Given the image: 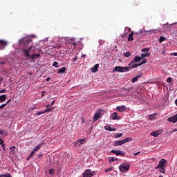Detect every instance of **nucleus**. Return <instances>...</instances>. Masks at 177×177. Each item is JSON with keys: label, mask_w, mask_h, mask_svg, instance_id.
Listing matches in <instances>:
<instances>
[{"label": "nucleus", "mask_w": 177, "mask_h": 177, "mask_svg": "<svg viewBox=\"0 0 177 177\" xmlns=\"http://www.w3.org/2000/svg\"><path fill=\"white\" fill-rule=\"evenodd\" d=\"M136 34L142 35V31H140V32H137Z\"/></svg>", "instance_id": "obj_57"}, {"label": "nucleus", "mask_w": 177, "mask_h": 177, "mask_svg": "<svg viewBox=\"0 0 177 177\" xmlns=\"http://www.w3.org/2000/svg\"><path fill=\"white\" fill-rule=\"evenodd\" d=\"M46 81H50V78L47 77V78H46Z\"/></svg>", "instance_id": "obj_60"}, {"label": "nucleus", "mask_w": 177, "mask_h": 177, "mask_svg": "<svg viewBox=\"0 0 177 177\" xmlns=\"http://www.w3.org/2000/svg\"><path fill=\"white\" fill-rule=\"evenodd\" d=\"M165 41V37L161 36L159 39V42L161 44L162 42H164Z\"/></svg>", "instance_id": "obj_35"}, {"label": "nucleus", "mask_w": 177, "mask_h": 177, "mask_svg": "<svg viewBox=\"0 0 177 177\" xmlns=\"http://www.w3.org/2000/svg\"><path fill=\"white\" fill-rule=\"evenodd\" d=\"M132 140V138H125L124 139L119 141H115L113 146H122L124 143H128V142H131Z\"/></svg>", "instance_id": "obj_4"}, {"label": "nucleus", "mask_w": 177, "mask_h": 177, "mask_svg": "<svg viewBox=\"0 0 177 177\" xmlns=\"http://www.w3.org/2000/svg\"><path fill=\"white\" fill-rule=\"evenodd\" d=\"M8 45V43L5 40H0V50L3 49Z\"/></svg>", "instance_id": "obj_15"}, {"label": "nucleus", "mask_w": 177, "mask_h": 177, "mask_svg": "<svg viewBox=\"0 0 177 177\" xmlns=\"http://www.w3.org/2000/svg\"><path fill=\"white\" fill-rule=\"evenodd\" d=\"M113 169H114V167H110V168H108V169H105V172H109V171H113Z\"/></svg>", "instance_id": "obj_39"}, {"label": "nucleus", "mask_w": 177, "mask_h": 177, "mask_svg": "<svg viewBox=\"0 0 177 177\" xmlns=\"http://www.w3.org/2000/svg\"><path fill=\"white\" fill-rule=\"evenodd\" d=\"M128 41H133V31L129 34Z\"/></svg>", "instance_id": "obj_26"}, {"label": "nucleus", "mask_w": 177, "mask_h": 177, "mask_svg": "<svg viewBox=\"0 0 177 177\" xmlns=\"http://www.w3.org/2000/svg\"><path fill=\"white\" fill-rule=\"evenodd\" d=\"M77 59H78V58H77V57H76V58H74V59H73V62H77Z\"/></svg>", "instance_id": "obj_58"}, {"label": "nucleus", "mask_w": 177, "mask_h": 177, "mask_svg": "<svg viewBox=\"0 0 177 177\" xmlns=\"http://www.w3.org/2000/svg\"><path fill=\"white\" fill-rule=\"evenodd\" d=\"M150 55L149 53H145V54H142L141 55V58L143 59L145 57H149V56Z\"/></svg>", "instance_id": "obj_33"}, {"label": "nucleus", "mask_w": 177, "mask_h": 177, "mask_svg": "<svg viewBox=\"0 0 177 177\" xmlns=\"http://www.w3.org/2000/svg\"><path fill=\"white\" fill-rule=\"evenodd\" d=\"M42 146V144H39L37 146H36L34 149L33 151L35 153V151H38V150H39V149H41V147Z\"/></svg>", "instance_id": "obj_27"}, {"label": "nucleus", "mask_w": 177, "mask_h": 177, "mask_svg": "<svg viewBox=\"0 0 177 177\" xmlns=\"http://www.w3.org/2000/svg\"><path fill=\"white\" fill-rule=\"evenodd\" d=\"M153 118H154V115H150L149 116V120L150 121H151V120H153Z\"/></svg>", "instance_id": "obj_45"}, {"label": "nucleus", "mask_w": 177, "mask_h": 177, "mask_svg": "<svg viewBox=\"0 0 177 177\" xmlns=\"http://www.w3.org/2000/svg\"><path fill=\"white\" fill-rule=\"evenodd\" d=\"M35 153V152L34 151H32L30 155H29V158H31L32 157V156H34V154Z\"/></svg>", "instance_id": "obj_44"}, {"label": "nucleus", "mask_w": 177, "mask_h": 177, "mask_svg": "<svg viewBox=\"0 0 177 177\" xmlns=\"http://www.w3.org/2000/svg\"><path fill=\"white\" fill-rule=\"evenodd\" d=\"M140 77H142V74L140 75H138L137 76H136L135 77H133L132 80H131V82L133 84H135V82H136V81H138L139 80V78H140Z\"/></svg>", "instance_id": "obj_22"}, {"label": "nucleus", "mask_w": 177, "mask_h": 177, "mask_svg": "<svg viewBox=\"0 0 177 177\" xmlns=\"http://www.w3.org/2000/svg\"><path fill=\"white\" fill-rule=\"evenodd\" d=\"M129 168H131V165L129 163H124L119 166V169L122 173L128 172Z\"/></svg>", "instance_id": "obj_5"}, {"label": "nucleus", "mask_w": 177, "mask_h": 177, "mask_svg": "<svg viewBox=\"0 0 177 177\" xmlns=\"http://www.w3.org/2000/svg\"><path fill=\"white\" fill-rule=\"evenodd\" d=\"M54 174H55V169H50L49 170V174H50V175H53Z\"/></svg>", "instance_id": "obj_38"}, {"label": "nucleus", "mask_w": 177, "mask_h": 177, "mask_svg": "<svg viewBox=\"0 0 177 177\" xmlns=\"http://www.w3.org/2000/svg\"><path fill=\"white\" fill-rule=\"evenodd\" d=\"M111 153H113L115 156H122V157H125V152L122 151L111 150Z\"/></svg>", "instance_id": "obj_9"}, {"label": "nucleus", "mask_w": 177, "mask_h": 177, "mask_svg": "<svg viewBox=\"0 0 177 177\" xmlns=\"http://www.w3.org/2000/svg\"><path fill=\"white\" fill-rule=\"evenodd\" d=\"M66 73V67L61 68L58 70V74H64Z\"/></svg>", "instance_id": "obj_25"}, {"label": "nucleus", "mask_w": 177, "mask_h": 177, "mask_svg": "<svg viewBox=\"0 0 177 177\" xmlns=\"http://www.w3.org/2000/svg\"><path fill=\"white\" fill-rule=\"evenodd\" d=\"M59 63L57 62H54L53 66L55 67L56 68H59L58 66Z\"/></svg>", "instance_id": "obj_36"}, {"label": "nucleus", "mask_w": 177, "mask_h": 177, "mask_svg": "<svg viewBox=\"0 0 177 177\" xmlns=\"http://www.w3.org/2000/svg\"><path fill=\"white\" fill-rule=\"evenodd\" d=\"M0 64H6V60L5 59H0Z\"/></svg>", "instance_id": "obj_37"}, {"label": "nucleus", "mask_w": 177, "mask_h": 177, "mask_svg": "<svg viewBox=\"0 0 177 177\" xmlns=\"http://www.w3.org/2000/svg\"><path fill=\"white\" fill-rule=\"evenodd\" d=\"M1 147H2L3 148H5V144H1Z\"/></svg>", "instance_id": "obj_59"}, {"label": "nucleus", "mask_w": 177, "mask_h": 177, "mask_svg": "<svg viewBox=\"0 0 177 177\" xmlns=\"http://www.w3.org/2000/svg\"><path fill=\"white\" fill-rule=\"evenodd\" d=\"M91 176H93V174H92V172L89 169H86L85 172L83 173V177H91Z\"/></svg>", "instance_id": "obj_10"}, {"label": "nucleus", "mask_w": 177, "mask_h": 177, "mask_svg": "<svg viewBox=\"0 0 177 177\" xmlns=\"http://www.w3.org/2000/svg\"><path fill=\"white\" fill-rule=\"evenodd\" d=\"M53 46L54 49H60V48H62V44H55Z\"/></svg>", "instance_id": "obj_28"}, {"label": "nucleus", "mask_w": 177, "mask_h": 177, "mask_svg": "<svg viewBox=\"0 0 177 177\" xmlns=\"http://www.w3.org/2000/svg\"><path fill=\"white\" fill-rule=\"evenodd\" d=\"M150 50L149 48H145L142 50V52H149Z\"/></svg>", "instance_id": "obj_40"}, {"label": "nucleus", "mask_w": 177, "mask_h": 177, "mask_svg": "<svg viewBox=\"0 0 177 177\" xmlns=\"http://www.w3.org/2000/svg\"><path fill=\"white\" fill-rule=\"evenodd\" d=\"M146 63H147V61L144 59L140 64L133 66V67H140V66H143V64H146Z\"/></svg>", "instance_id": "obj_23"}, {"label": "nucleus", "mask_w": 177, "mask_h": 177, "mask_svg": "<svg viewBox=\"0 0 177 177\" xmlns=\"http://www.w3.org/2000/svg\"><path fill=\"white\" fill-rule=\"evenodd\" d=\"M10 102H12V100H11V99L8 100L6 102V103H5V104H6V106H8V103H10Z\"/></svg>", "instance_id": "obj_51"}, {"label": "nucleus", "mask_w": 177, "mask_h": 177, "mask_svg": "<svg viewBox=\"0 0 177 177\" xmlns=\"http://www.w3.org/2000/svg\"><path fill=\"white\" fill-rule=\"evenodd\" d=\"M5 92H6L5 89L0 90V93H5Z\"/></svg>", "instance_id": "obj_49"}, {"label": "nucleus", "mask_w": 177, "mask_h": 177, "mask_svg": "<svg viewBox=\"0 0 177 177\" xmlns=\"http://www.w3.org/2000/svg\"><path fill=\"white\" fill-rule=\"evenodd\" d=\"M23 53H25V56L26 57H30V53L32 52H36V50H38L36 46H30L28 50L26 48H24Z\"/></svg>", "instance_id": "obj_3"}, {"label": "nucleus", "mask_w": 177, "mask_h": 177, "mask_svg": "<svg viewBox=\"0 0 177 177\" xmlns=\"http://www.w3.org/2000/svg\"><path fill=\"white\" fill-rule=\"evenodd\" d=\"M159 171L161 172L162 174H165V169H160Z\"/></svg>", "instance_id": "obj_47"}, {"label": "nucleus", "mask_w": 177, "mask_h": 177, "mask_svg": "<svg viewBox=\"0 0 177 177\" xmlns=\"http://www.w3.org/2000/svg\"><path fill=\"white\" fill-rule=\"evenodd\" d=\"M111 120H118V115L116 112L113 113L111 115Z\"/></svg>", "instance_id": "obj_24"}, {"label": "nucleus", "mask_w": 177, "mask_h": 177, "mask_svg": "<svg viewBox=\"0 0 177 177\" xmlns=\"http://www.w3.org/2000/svg\"><path fill=\"white\" fill-rule=\"evenodd\" d=\"M82 122H85V120L83 119L82 121Z\"/></svg>", "instance_id": "obj_64"}, {"label": "nucleus", "mask_w": 177, "mask_h": 177, "mask_svg": "<svg viewBox=\"0 0 177 177\" xmlns=\"http://www.w3.org/2000/svg\"><path fill=\"white\" fill-rule=\"evenodd\" d=\"M131 67L129 66L122 67V66H115L113 70V73H128V71H131Z\"/></svg>", "instance_id": "obj_1"}, {"label": "nucleus", "mask_w": 177, "mask_h": 177, "mask_svg": "<svg viewBox=\"0 0 177 177\" xmlns=\"http://www.w3.org/2000/svg\"><path fill=\"white\" fill-rule=\"evenodd\" d=\"M99 69V64H97L94 66L93 68H91L92 73H97V70Z\"/></svg>", "instance_id": "obj_21"}, {"label": "nucleus", "mask_w": 177, "mask_h": 177, "mask_svg": "<svg viewBox=\"0 0 177 177\" xmlns=\"http://www.w3.org/2000/svg\"><path fill=\"white\" fill-rule=\"evenodd\" d=\"M0 135H5V136H6L8 135V131L5 130H0Z\"/></svg>", "instance_id": "obj_31"}, {"label": "nucleus", "mask_w": 177, "mask_h": 177, "mask_svg": "<svg viewBox=\"0 0 177 177\" xmlns=\"http://www.w3.org/2000/svg\"><path fill=\"white\" fill-rule=\"evenodd\" d=\"M167 162V160L162 158L161 159L159 162L158 165H157V167H155V169H165V164Z\"/></svg>", "instance_id": "obj_6"}, {"label": "nucleus", "mask_w": 177, "mask_h": 177, "mask_svg": "<svg viewBox=\"0 0 177 177\" xmlns=\"http://www.w3.org/2000/svg\"><path fill=\"white\" fill-rule=\"evenodd\" d=\"M175 103L177 105V99L175 100Z\"/></svg>", "instance_id": "obj_63"}, {"label": "nucleus", "mask_w": 177, "mask_h": 177, "mask_svg": "<svg viewBox=\"0 0 177 177\" xmlns=\"http://www.w3.org/2000/svg\"><path fill=\"white\" fill-rule=\"evenodd\" d=\"M142 60V57L136 56L134 57L133 60L129 64V66L131 70H133V68H138V67H133L134 66H138V62H140Z\"/></svg>", "instance_id": "obj_2"}, {"label": "nucleus", "mask_w": 177, "mask_h": 177, "mask_svg": "<svg viewBox=\"0 0 177 177\" xmlns=\"http://www.w3.org/2000/svg\"><path fill=\"white\" fill-rule=\"evenodd\" d=\"M123 56H124V57H130L131 56V52L127 51L126 53H123Z\"/></svg>", "instance_id": "obj_30"}, {"label": "nucleus", "mask_w": 177, "mask_h": 177, "mask_svg": "<svg viewBox=\"0 0 177 177\" xmlns=\"http://www.w3.org/2000/svg\"><path fill=\"white\" fill-rule=\"evenodd\" d=\"M151 136H153L154 138H157V136H160L161 135V131L160 130L151 132L150 133Z\"/></svg>", "instance_id": "obj_14"}, {"label": "nucleus", "mask_w": 177, "mask_h": 177, "mask_svg": "<svg viewBox=\"0 0 177 177\" xmlns=\"http://www.w3.org/2000/svg\"><path fill=\"white\" fill-rule=\"evenodd\" d=\"M51 106L50 105V104H48L47 106H46V108L48 109V107H50Z\"/></svg>", "instance_id": "obj_61"}, {"label": "nucleus", "mask_w": 177, "mask_h": 177, "mask_svg": "<svg viewBox=\"0 0 177 177\" xmlns=\"http://www.w3.org/2000/svg\"><path fill=\"white\" fill-rule=\"evenodd\" d=\"M123 135H124V133H119L117 135L113 136V138H115V139H118V138H121V136H122Z\"/></svg>", "instance_id": "obj_32"}, {"label": "nucleus", "mask_w": 177, "mask_h": 177, "mask_svg": "<svg viewBox=\"0 0 177 177\" xmlns=\"http://www.w3.org/2000/svg\"><path fill=\"white\" fill-rule=\"evenodd\" d=\"M167 82H172V78L171 77H168L167 79Z\"/></svg>", "instance_id": "obj_46"}, {"label": "nucleus", "mask_w": 177, "mask_h": 177, "mask_svg": "<svg viewBox=\"0 0 177 177\" xmlns=\"http://www.w3.org/2000/svg\"><path fill=\"white\" fill-rule=\"evenodd\" d=\"M116 110H118V111H120V112L125 111V110H127V106H117Z\"/></svg>", "instance_id": "obj_17"}, {"label": "nucleus", "mask_w": 177, "mask_h": 177, "mask_svg": "<svg viewBox=\"0 0 177 177\" xmlns=\"http://www.w3.org/2000/svg\"><path fill=\"white\" fill-rule=\"evenodd\" d=\"M172 55L173 56H177V53H173Z\"/></svg>", "instance_id": "obj_55"}, {"label": "nucleus", "mask_w": 177, "mask_h": 177, "mask_svg": "<svg viewBox=\"0 0 177 177\" xmlns=\"http://www.w3.org/2000/svg\"><path fill=\"white\" fill-rule=\"evenodd\" d=\"M138 154H140V151L135 153H134V157H136V156H138Z\"/></svg>", "instance_id": "obj_50"}, {"label": "nucleus", "mask_w": 177, "mask_h": 177, "mask_svg": "<svg viewBox=\"0 0 177 177\" xmlns=\"http://www.w3.org/2000/svg\"><path fill=\"white\" fill-rule=\"evenodd\" d=\"M30 158H30V156L28 157V158H27V161H28L29 160H30Z\"/></svg>", "instance_id": "obj_62"}, {"label": "nucleus", "mask_w": 177, "mask_h": 177, "mask_svg": "<svg viewBox=\"0 0 177 177\" xmlns=\"http://www.w3.org/2000/svg\"><path fill=\"white\" fill-rule=\"evenodd\" d=\"M132 88H133V87H131L130 88H125V87H123V91H127V92H130V91H131Z\"/></svg>", "instance_id": "obj_42"}, {"label": "nucleus", "mask_w": 177, "mask_h": 177, "mask_svg": "<svg viewBox=\"0 0 177 177\" xmlns=\"http://www.w3.org/2000/svg\"><path fill=\"white\" fill-rule=\"evenodd\" d=\"M34 110H37V106H35V107H33V108H30V111H34Z\"/></svg>", "instance_id": "obj_48"}, {"label": "nucleus", "mask_w": 177, "mask_h": 177, "mask_svg": "<svg viewBox=\"0 0 177 177\" xmlns=\"http://www.w3.org/2000/svg\"><path fill=\"white\" fill-rule=\"evenodd\" d=\"M10 150H11V151H15V150H16V147L12 146L11 147H10Z\"/></svg>", "instance_id": "obj_43"}, {"label": "nucleus", "mask_w": 177, "mask_h": 177, "mask_svg": "<svg viewBox=\"0 0 177 177\" xmlns=\"http://www.w3.org/2000/svg\"><path fill=\"white\" fill-rule=\"evenodd\" d=\"M102 114V109H100L98 111H96V113H95L93 118V121H97V120L99 118H100V115Z\"/></svg>", "instance_id": "obj_8"}, {"label": "nucleus", "mask_w": 177, "mask_h": 177, "mask_svg": "<svg viewBox=\"0 0 177 177\" xmlns=\"http://www.w3.org/2000/svg\"><path fill=\"white\" fill-rule=\"evenodd\" d=\"M0 145H3V140L0 138Z\"/></svg>", "instance_id": "obj_53"}, {"label": "nucleus", "mask_w": 177, "mask_h": 177, "mask_svg": "<svg viewBox=\"0 0 177 177\" xmlns=\"http://www.w3.org/2000/svg\"><path fill=\"white\" fill-rule=\"evenodd\" d=\"M168 121L169 122H172L173 124H175L176 122H177V113L173 115L172 117L169 118L168 119Z\"/></svg>", "instance_id": "obj_12"}, {"label": "nucleus", "mask_w": 177, "mask_h": 177, "mask_svg": "<svg viewBox=\"0 0 177 177\" xmlns=\"http://www.w3.org/2000/svg\"><path fill=\"white\" fill-rule=\"evenodd\" d=\"M117 160H118V158H117L115 157H110L109 158V162H113V161H117Z\"/></svg>", "instance_id": "obj_29"}, {"label": "nucleus", "mask_w": 177, "mask_h": 177, "mask_svg": "<svg viewBox=\"0 0 177 177\" xmlns=\"http://www.w3.org/2000/svg\"><path fill=\"white\" fill-rule=\"evenodd\" d=\"M26 42H28V43L30 42V39H26V38L21 39L19 41V45H24V44H26Z\"/></svg>", "instance_id": "obj_19"}, {"label": "nucleus", "mask_w": 177, "mask_h": 177, "mask_svg": "<svg viewBox=\"0 0 177 177\" xmlns=\"http://www.w3.org/2000/svg\"><path fill=\"white\" fill-rule=\"evenodd\" d=\"M55 100H53L52 102L50 103V106H53V104H55Z\"/></svg>", "instance_id": "obj_52"}, {"label": "nucleus", "mask_w": 177, "mask_h": 177, "mask_svg": "<svg viewBox=\"0 0 177 177\" xmlns=\"http://www.w3.org/2000/svg\"><path fill=\"white\" fill-rule=\"evenodd\" d=\"M55 110V107H50L46 109L44 111H40L35 113V115H41V114H45V113H49L50 111H53Z\"/></svg>", "instance_id": "obj_7"}, {"label": "nucleus", "mask_w": 177, "mask_h": 177, "mask_svg": "<svg viewBox=\"0 0 177 177\" xmlns=\"http://www.w3.org/2000/svg\"><path fill=\"white\" fill-rule=\"evenodd\" d=\"M71 44H72V45H73V46H75L77 45V43H75V42H72Z\"/></svg>", "instance_id": "obj_54"}, {"label": "nucleus", "mask_w": 177, "mask_h": 177, "mask_svg": "<svg viewBox=\"0 0 177 177\" xmlns=\"http://www.w3.org/2000/svg\"><path fill=\"white\" fill-rule=\"evenodd\" d=\"M7 97H8V95H0V103H3V102L6 100Z\"/></svg>", "instance_id": "obj_20"}, {"label": "nucleus", "mask_w": 177, "mask_h": 177, "mask_svg": "<svg viewBox=\"0 0 177 177\" xmlns=\"http://www.w3.org/2000/svg\"><path fill=\"white\" fill-rule=\"evenodd\" d=\"M41 57V53H38V54H32V55H30V59L32 60H34L35 59H38V57Z\"/></svg>", "instance_id": "obj_18"}, {"label": "nucleus", "mask_w": 177, "mask_h": 177, "mask_svg": "<svg viewBox=\"0 0 177 177\" xmlns=\"http://www.w3.org/2000/svg\"><path fill=\"white\" fill-rule=\"evenodd\" d=\"M6 107V104H3L0 106V110H2V109H5Z\"/></svg>", "instance_id": "obj_41"}, {"label": "nucleus", "mask_w": 177, "mask_h": 177, "mask_svg": "<svg viewBox=\"0 0 177 177\" xmlns=\"http://www.w3.org/2000/svg\"><path fill=\"white\" fill-rule=\"evenodd\" d=\"M0 177H12V175H10V174H0Z\"/></svg>", "instance_id": "obj_34"}, {"label": "nucleus", "mask_w": 177, "mask_h": 177, "mask_svg": "<svg viewBox=\"0 0 177 177\" xmlns=\"http://www.w3.org/2000/svg\"><path fill=\"white\" fill-rule=\"evenodd\" d=\"M104 129L106 131H109V132H115V131H117V129L111 128V126H110V124H107L106 126H105Z\"/></svg>", "instance_id": "obj_13"}, {"label": "nucleus", "mask_w": 177, "mask_h": 177, "mask_svg": "<svg viewBox=\"0 0 177 177\" xmlns=\"http://www.w3.org/2000/svg\"><path fill=\"white\" fill-rule=\"evenodd\" d=\"M84 143H85V138L79 139L75 142V147H77V146H81V145H84Z\"/></svg>", "instance_id": "obj_11"}, {"label": "nucleus", "mask_w": 177, "mask_h": 177, "mask_svg": "<svg viewBox=\"0 0 177 177\" xmlns=\"http://www.w3.org/2000/svg\"><path fill=\"white\" fill-rule=\"evenodd\" d=\"M145 32H147L149 35H151V34H157V32H158V30L151 29L149 30H145Z\"/></svg>", "instance_id": "obj_16"}, {"label": "nucleus", "mask_w": 177, "mask_h": 177, "mask_svg": "<svg viewBox=\"0 0 177 177\" xmlns=\"http://www.w3.org/2000/svg\"><path fill=\"white\" fill-rule=\"evenodd\" d=\"M82 57H84V58L86 57V55H82Z\"/></svg>", "instance_id": "obj_56"}]
</instances>
